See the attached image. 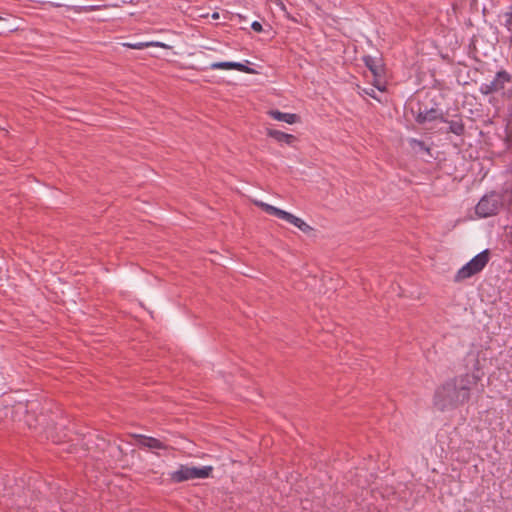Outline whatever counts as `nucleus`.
Wrapping results in <instances>:
<instances>
[{
	"instance_id": "obj_23",
	"label": "nucleus",
	"mask_w": 512,
	"mask_h": 512,
	"mask_svg": "<svg viewBox=\"0 0 512 512\" xmlns=\"http://www.w3.org/2000/svg\"><path fill=\"white\" fill-rule=\"evenodd\" d=\"M173 55H175L174 52L172 53V55L171 53H166L165 57H162V59L166 60L167 62H175Z\"/></svg>"
},
{
	"instance_id": "obj_18",
	"label": "nucleus",
	"mask_w": 512,
	"mask_h": 512,
	"mask_svg": "<svg viewBox=\"0 0 512 512\" xmlns=\"http://www.w3.org/2000/svg\"><path fill=\"white\" fill-rule=\"evenodd\" d=\"M504 17H505L504 26L510 32L509 44H510V46H512V12L511 13H505Z\"/></svg>"
},
{
	"instance_id": "obj_13",
	"label": "nucleus",
	"mask_w": 512,
	"mask_h": 512,
	"mask_svg": "<svg viewBox=\"0 0 512 512\" xmlns=\"http://www.w3.org/2000/svg\"><path fill=\"white\" fill-rule=\"evenodd\" d=\"M287 222L293 224L306 234L310 233L313 230V228L310 225H308L305 221H303L301 218L296 217L292 213H290Z\"/></svg>"
},
{
	"instance_id": "obj_14",
	"label": "nucleus",
	"mask_w": 512,
	"mask_h": 512,
	"mask_svg": "<svg viewBox=\"0 0 512 512\" xmlns=\"http://www.w3.org/2000/svg\"><path fill=\"white\" fill-rule=\"evenodd\" d=\"M500 90H502V86L499 85L498 82H496V79H494L489 84H482L480 86V92L483 95H489V94H492V93L500 91Z\"/></svg>"
},
{
	"instance_id": "obj_12",
	"label": "nucleus",
	"mask_w": 512,
	"mask_h": 512,
	"mask_svg": "<svg viewBox=\"0 0 512 512\" xmlns=\"http://www.w3.org/2000/svg\"><path fill=\"white\" fill-rule=\"evenodd\" d=\"M189 466L180 465L177 471H174L170 474V480L172 483H181L187 480H190L189 476Z\"/></svg>"
},
{
	"instance_id": "obj_7",
	"label": "nucleus",
	"mask_w": 512,
	"mask_h": 512,
	"mask_svg": "<svg viewBox=\"0 0 512 512\" xmlns=\"http://www.w3.org/2000/svg\"><path fill=\"white\" fill-rule=\"evenodd\" d=\"M457 119L448 120L446 122L448 124V127L445 129H440V132L442 133H453L456 136H463L465 134V124L462 120L461 115H456Z\"/></svg>"
},
{
	"instance_id": "obj_16",
	"label": "nucleus",
	"mask_w": 512,
	"mask_h": 512,
	"mask_svg": "<svg viewBox=\"0 0 512 512\" xmlns=\"http://www.w3.org/2000/svg\"><path fill=\"white\" fill-rule=\"evenodd\" d=\"M123 46L129 49L141 50L149 46H160V42L123 43Z\"/></svg>"
},
{
	"instance_id": "obj_26",
	"label": "nucleus",
	"mask_w": 512,
	"mask_h": 512,
	"mask_svg": "<svg viewBox=\"0 0 512 512\" xmlns=\"http://www.w3.org/2000/svg\"><path fill=\"white\" fill-rule=\"evenodd\" d=\"M508 97L512 99V89L508 90Z\"/></svg>"
},
{
	"instance_id": "obj_27",
	"label": "nucleus",
	"mask_w": 512,
	"mask_h": 512,
	"mask_svg": "<svg viewBox=\"0 0 512 512\" xmlns=\"http://www.w3.org/2000/svg\"><path fill=\"white\" fill-rule=\"evenodd\" d=\"M205 65H207L206 63L205 64H201L197 69L199 70L200 67H204Z\"/></svg>"
},
{
	"instance_id": "obj_19",
	"label": "nucleus",
	"mask_w": 512,
	"mask_h": 512,
	"mask_svg": "<svg viewBox=\"0 0 512 512\" xmlns=\"http://www.w3.org/2000/svg\"><path fill=\"white\" fill-rule=\"evenodd\" d=\"M46 434H47V437L50 438L54 443H60L63 441V438L66 437V434H64L63 437H61L60 435H54L53 434V431L49 428L47 429L46 431Z\"/></svg>"
},
{
	"instance_id": "obj_25",
	"label": "nucleus",
	"mask_w": 512,
	"mask_h": 512,
	"mask_svg": "<svg viewBox=\"0 0 512 512\" xmlns=\"http://www.w3.org/2000/svg\"><path fill=\"white\" fill-rule=\"evenodd\" d=\"M161 47H162V49H166V50L170 49V48H169L166 44H164V43H162V44H161Z\"/></svg>"
},
{
	"instance_id": "obj_3",
	"label": "nucleus",
	"mask_w": 512,
	"mask_h": 512,
	"mask_svg": "<svg viewBox=\"0 0 512 512\" xmlns=\"http://www.w3.org/2000/svg\"><path fill=\"white\" fill-rule=\"evenodd\" d=\"M362 60L365 66L369 69V71L373 75V85L379 90H385V64L383 62V58L380 57H372L370 55H365L362 57Z\"/></svg>"
},
{
	"instance_id": "obj_22",
	"label": "nucleus",
	"mask_w": 512,
	"mask_h": 512,
	"mask_svg": "<svg viewBox=\"0 0 512 512\" xmlns=\"http://www.w3.org/2000/svg\"><path fill=\"white\" fill-rule=\"evenodd\" d=\"M251 28H252V30H253V31H255V32H257V33H260V32H262V31H263V26H262V24H261L260 22H258V21H254V22H252V24H251Z\"/></svg>"
},
{
	"instance_id": "obj_11",
	"label": "nucleus",
	"mask_w": 512,
	"mask_h": 512,
	"mask_svg": "<svg viewBox=\"0 0 512 512\" xmlns=\"http://www.w3.org/2000/svg\"><path fill=\"white\" fill-rule=\"evenodd\" d=\"M189 476L190 479H204L211 476L213 472L212 466H203V467H189Z\"/></svg>"
},
{
	"instance_id": "obj_15",
	"label": "nucleus",
	"mask_w": 512,
	"mask_h": 512,
	"mask_svg": "<svg viewBox=\"0 0 512 512\" xmlns=\"http://www.w3.org/2000/svg\"><path fill=\"white\" fill-rule=\"evenodd\" d=\"M496 82L502 86V89L505 87V83H509L512 81V75L506 70H500L496 72L495 75Z\"/></svg>"
},
{
	"instance_id": "obj_5",
	"label": "nucleus",
	"mask_w": 512,
	"mask_h": 512,
	"mask_svg": "<svg viewBox=\"0 0 512 512\" xmlns=\"http://www.w3.org/2000/svg\"><path fill=\"white\" fill-rule=\"evenodd\" d=\"M501 203L495 194L484 195L475 207L478 216L486 218L498 213Z\"/></svg>"
},
{
	"instance_id": "obj_1",
	"label": "nucleus",
	"mask_w": 512,
	"mask_h": 512,
	"mask_svg": "<svg viewBox=\"0 0 512 512\" xmlns=\"http://www.w3.org/2000/svg\"><path fill=\"white\" fill-rule=\"evenodd\" d=\"M480 379L476 373H465L446 380L435 389L433 405L441 412L457 409L470 400Z\"/></svg>"
},
{
	"instance_id": "obj_2",
	"label": "nucleus",
	"mask_w": 512,
	"mask_h": 512,
	"mask_svg": "<svg viewBox=\"0 0 512 512\" xmlns=\"http://www.w3.org/2000/svg\"><path fill=\"white\" fill-rule=\"evenodd\" d=\"M489 259L490 251L488 249L483 250L457 271L454 281L461 282L478 274L487 265Z\"/></svg>"
},
{
	"instance_id": "obj_9",
	"label": "nucleus",
	"mask_w": 512,
	"mask_h": 512,
	"mask_svg": "<svg viewBox=\"0 0 512 512\" xmlns=\"http://www.w3.org/2000/svg\"><path fill=\"white\" fill-rule=\"evenodd\" d=\"M267 136L279 143H286L288 145H292L297 140L294 135L276 129H267Z\"/></svg>"
},
{
	"instance_id": "obj_10",
	"label": "nucleus",
	"mask_w": 512,
	"mask_h": 512,
	"mask_svg": "<svg viewBox=\"0 0 512 512\" xmlns=\"http://www.w3.org/2000/svg\"><path fill=\"white\" fill-rule=\"evenodd\" d=\"M135 440L139 447H146L149 449H160V440L157 438L145 435H136Z\"/></svg>"
},
{
	"instance_id": "obj_29",
	"label": "nucleus",
	"mask_w": 512,
	"mask_h": 512,
	"mask_svg": "<svg viewBox=\"0 0 512 512\" xmlns=\"http://www.w3.org/2000/svg\"><path fill=\"white\" fill-rule=\"evenodd\" d=\"M74 10H75L76 12H80V11H81V9H77V8H74Z\"/></svg>"
},
{
	"instance_id": "obj_24",
	"label": "nucleus",
	"mask_w": 512,
	"mask_h": 512,
	"mask_svg": "<svg viewBox=\"0 0 512 512\" xmlns=\"http://www.w3.org/2000/svg\"><path fill=\"white\" fill-rule=\"evenodd\" d=\"M43 4H48L51 7L60 8L63 6L61 3H55V2H44Z\"/></svg>"
},
{
	"instance_id": "obj_8",
	"label": "nucleus",
	"mask_w": 512,
	"mask_h": 512,
	"mask_svg": "<svg viewBox=\"0 0 512 512\" xmlns=\"http://www.w3.org/2000/svg\"><path fill=\"white\" fill-rule=\"evenodd\" d=\"M268 114L277 121L286 122L288 124H295L300 122L301 118L295 113H284L279 110H270Z\"/></svg>"
},
{
	"instance_id": "obj_4",
	"label": "nucleus",
	"mask_w": 512,
	"mask_h": 512,
	"mask_svg": "<svg viewBox=\"0 0 512 512\" xmlns=\"http://www.w3.org/2000/svg\"><path fill=\"white\" fill-rule=\"evenodd\" d=\"M411 112L414 115L416 123L420 125L435 120H439L441 122H448V119L445 117L444 113L441 110L437 108H422V103L420 101L417 102V109L415 110L414 107H412Z\"/></svg>"
},
{
	"instance_id": "obj_28",
	"label": "nucleus",
	"mask_w": 512,
	"mask_h": 512,
	"mask_svg": "<svg viewBox=\"0 0 512 512\" xmlns=\"http://www.w3.org/2000/svg\"><path fill=\"white\" fill-rule=\"evenodd\" d=\"M510 11H508L507 13H512V5L510 6Z\"/></svg>"
},
{
	"instance_id": "obj_6",
	"label": "nucleus",
	"mask_w": 512,
	"mask_h": 512,
	"mask_svg": "<svg viewBox=\"0 0 512 512\" xmlns=\"http://www.w3.org/2000/svg\"><path fill=\"white\" fill-rule=\"evenodd\" d=\"M208 69H224V70H237L247 74H256L257 71L254 68H250L247 64L233 61H220L214 62L204 67H200V71H206Z\"/></svg>"
},
{
	"instance_id": "obj_17",
	"label": "nucleus",
	"mask_w": 512,
	"mask_h": 512,
	"mask_svg": "<svg viewBox=\"0 0 512 512\" xmlns=\"http://www.w3.org/2000/svg\"><path fill=\"white\" fill-rule=\"evenodd\" d=\"M408 143L410 145L411 148H415V147H418L420 150L426 152L427 154L431 155V148L429 146L426 145V143L422 140H418V139H415V138H410L408 140Z\"/></svg>"
},
{
	"instance_id": "obj_20",
	"label": "nucleus",
	"mask_w": 512,
	"mask_h": 512,
	"mask_svg": "<svg viewBox=\"0 0 512 512\" xmlns=\"http://www.w3.org/2000/svg\"><path fill=\"white\" fill-rule=\"evenodd\" d=\"M259 207L263 209L266 213L273 215L275 211V206H272L270 204L264 203V202H257L256 203Z\"/></svg>"
},
{
	"instance_id": "obj_21",
	"label": "nucleus",
	"mask_w": 512,
	"mask_h": 512,
	"mask_svg": "<svg viewBox=\"0 0 512 512\" xmlns=\"http://www.w3.org/2000/svg\"><path fill=\"white\" fill-rule=\"evenodd\" d=\"M289 215H290L289 212H287L285 210H282L280 208H277V207L275 208V211H274V214H273V216H276V217H278V218H280L282 220H285V221H287Z\"/></svg>"
}]
</instances>
